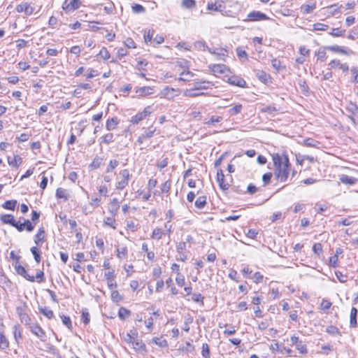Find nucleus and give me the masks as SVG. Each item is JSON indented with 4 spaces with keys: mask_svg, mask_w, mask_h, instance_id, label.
I'll list each match as a JSON object with an SVG mask.
<instances>
[{
    "mask_svg": "<svg viewBox=\"0 0 358 358\" xmlns=\"http://www.w3.org/2000/svg\"><path fill=\"white\" fill-rule=\"evenodd\" d=\"M272 159L275 166V178L281 182H286L288 179L291 169V164L288 157L287 155H280L277 153L273 155Z\"/></svg>",
    "mask_w": 358,
    "mask_h": 358,
    "instance_id": "nucleus-1",
    "label": "nucleus"
},
{
    "mask_svg": "<svg viewBox=\"0 0 358 358\" xmlns=\"http://www.w3.org/2000/svg\"><path fill=\"white\" fill-rule=\"evenodd\" d=\"M131 175L128 169H125L121 170L119 173V177L117 178V182L116 184V188L119 190H122L125 188L129 183Z\"/></svg>",
    "mask_w": 358,
    "mask_h": 358,
    "instance_id": "nucleus-2",
    "label": "nucleus"
},
{
    "mask_svg": "<svg viewBox=\"0 0 358 358\" xmlns=\"http://www.w3.org/2000/svg\"><path fill=\"white\" fill-rule=\"evenodd\" d=\"M346 111L349 113L348 115V117L351 120V122L355 124V117H358V106L352 102H350L345 108Z\"/></svg>",
    "mask_w": 358,
    "mask_h": 358,
    "instance_id": "nucleus-3",
    "label": "nucleus"
},
{
    "mask_svg": "<svg viewBox=\"0 0 358 358\" xmlns=\"http://www.w3.org/2000/svg\"><path fill=\"white\" fill-rule=\"evenodd\" d=\"M29 329L31 333L38 337L41 341H45V333L39 325L33 324L29 326Z\"/></svg>",
    "mask_w": 358,
    "mask_h": 358,
    "instance_id": "nucleus-4",
    "label": "nucleus"
},
{
    "mask_svg": "<svg viewBox=\"0 0 358 358\" xmlns=\"http://www.w3.org/2000/svg\"><path fill=\"white\" fill-rule=\"evenodd\" d=\"M15 268L16 272L19 275L23 276L27 280H29L30 282L35 281L34 276L29 275L27 270L25 269V268L24 266H22V265H20L19 263L18 264L15 263Z\"/></svg>",
    "mask_w": 358,
    "mask_h": 358,
    "instance_id": "nucleus-5",
    "label": "nucleus"
},
{
    "mask_svg": "<svg viewBox=\"0 0 358 358\" xmlns=\"http://www.w3.org/2000/svg\"><path fill=\"white\" fill-rule=\"evenodd\" d=\"M268 17L260 11H252L248 15V20L250 21L266 20Z\"/></svg>",
    "mask_w": 358,
    "mask_h": 358,
    "instance_id": "nucleus-6",
    "label": "nucleus"
},
{
    "mask_svg": "<svg viewBox=\"0 0 358 358\" xmlns=\"http://www.w3.org/2000/svg\"><path fill=\"white\" fill-rule=\"evenodd\" d=\"M17 13H24L27 15H31L34 12V8L27 3H22L16 6Z\"/></svg>",
    "mask_w": 358,
    "mask_h": 358,
    "instance_id": "nucleus-7",
    "label": "nucleus"
},
{
    "mask_svg": "<svg viewBox=\"0 0 358 358\" xmlns=\"http://www.w3.org/2000/svg\"><path fill=\"white\" fill-rule=\"evenodd\" d=\"M79 4V0H71L70 2H68V1L66 0L63 3L62 8L66 12H70L78 8Z\"/></svg>",
    "mask_w": 358,
    "mask_h": 358,
    "instance_id": "nucleus-8",
    "label": "nucleus"
},
{
    "mask_svg": "<svg viewBox=\"0 0 358 358\" xmlns=\"http://www.w3.org/2000/svg\"><path fill=\"white\" fill-rule=\"evenodd\" d=\"M208 51L212 54L217 56V59L225 61V57L228 56V51L224 48H215L212 50L208 48Z\"/></svg>",
    "mask_w": 358,
    "mask_h": 358,
    "instance_id": "nucleus-9",
    "label": "nucleus"
},
{
    "mask_svg": "<svg viewBox=\"0 0 358 358\" xmlns=\"http://www.w3.org/2000/svg\"><path fill=\"white\" fill-rule=\"evenodd\" d=\"M9 347V341L3 331V324H0V349L6 350Z\"/></svg>",
    "mask_w": 358,
    "mask_h": 358,
    "instance_id": "nucleus-10",
    "label": "nucleus"
},
{
    "mask_svg": "<svg viewBox=\"0 0 358 358\" xmlns=\"http://www.w3.org/2000/svg\"><path fill=\"white\" fill-rule=\"evenodd\" d=\"M228 83L232 85L238 86L240 87H245L246 82L241 77L233 76L228 78Z\"/></svg>",
    "mask_w": 358,
    "mask_h": 358,
    "instance_id": "nucleus-11",
    "label": "nucleus"
},
{
    "mask_svg": "<svg viewBox=\"0 0 358 358\" xmlns=\"http://www.w3.org/2000/svg\"><path fill=\"white\" fill-rule=\"evenodd\" d=\"M217 181L219 183L220 187L222 190H227L229 189V185L224 181V175L222 169L217 171Z\"/></svg>",
    "mask_w": 358,
    "mask_h": 358,
    "instance_id": "nucleus-12",
    "label": "nucleus"
},
{
    "mask_svg": "<svg viewBox=\"0 0 358 358\" xmlns=\"http://www.w3.org/2000/svg\"><path fill=\"white\" fill-rule=\"evenodd\" d=\"M325 49L330 50L331 52H339V53L347 55L353 54V52L352 50H346L344 48L341 47L337 45L327 46V47H325Z\"/></svg>",
    "mask_w": 358,
    "mask_h": 358,
    "instance_id": "nucleus-13",
    "label": "nucleus"
},
{
    "mask_svg": "<svg viewBox=\"0 0 358 358\" xmlns=\"http://www.w3.org/2000/svg\"><path fill=\"white\" fill-rule=\"evenodd\" d=\"M17 313L19 315L21 322L24 323L26 325H31L30 324L31 318L23 310V309L20 307H17Z\"/></svg>",
    "mask_w": 358,
    "mask_h": 358,
    "instance_id": "nucleus-14",
    "label": "nucleus"
},
{
    "mask_svg": "<svg viewBox=\"0 0 358 358\" xmlns=\"http://www.w3.org/2000/svg\"><path fill=\"white\" fill-rule=\"evenodd\" d=\"M213 85V84L211 82L206 80L196 81L193 83L194 89L196 90H207Z\"/></svg>",
    "mask_w": 358,
    "mask_h": 358,
    "instance_id": "nucleus-15",
    "label": "nucleus"
},
{
    "mask_svg": "<svg viewBox=\"0 0 358 358\" xmlns=\"http://www.w3.org/2000/svg\"><path fill=\"white\" fill-rule=\"evenodd\" d=\"M210 69L215 73L224 74L229 71V69L224 64H213L210 66Z\"/></svg>",
    "mask_w": 358,
    "mask_h": 358,
    "instance_id": "nucleus-16",
    "label": "nucleus"
},
{
    "mask_svg": "<svg viewBox=\"0 0 358 358\" xmlns=\"http://www.w3.org/2000/svg\"><path fill=\"white\" fill-rule=\"evenodd\" d=\"M339 180L342 183L345 184V185H355L358 182L357 178L350 177V176H349L348 175H345V174L341 175L340 176Z\"/></svg>",
    "mask_w": 358,
    "mask_h": 358,
    "instance_id": "nucleus-17",
    "label": "nucleus"
},
{
    "mask_svg": "<svg viewBox=\"0 0 358 358\" xmlns=\"http://www.w3.org/2000/svg\"><path fill=\"white\" fill-rule=\"evenodd\" d=\"M8 163L10 166L18 168V166L22 163V159L18 155H14L13 159H11L10 157H8Z\"/></svg>",
    "mask_w": 358,
    "mask_h": 358,
    "instance_id": "nucleus-18",
    "label": "nucleus"
},
{
    "mask_svg": "<svg viewBox=\"0 0 358 358\" xmlns=\"http://www.w3.org/2000/svg\"><path fill=\"white\" fill-rule=\"evenodd\" d=\"M119 124V120L117 117L108 119L106 124V128L108 131L115 129Z\"/></svg>",
    "mask_w": 358,
    "mask_h": 358,
    "instance_id": "nucleus-19",
    "label": "nucleus"
},
{
    "mask_svg": "<svg viewBox=\"0 0 358 358\" xmlns=\"http://www.w3.org/2000/svg\"><path fill=\"white\" fill-rule=\"evenodd\" d=\"M120 205L119 201L117 199L114 198L110 203L109 211L113 216H115L118 211Z\"/></svg>",
    "mask_w": 358,
    "mask_h": 358,
    "instance_id": "nucleus-20",
    "label": "nucleus"
},
{
    "mask_svg": "<svg viewBox=\"0 0 358 358\" xmlns=\"http://www.w3.org/2000/svg\"><path fill=\"white\" fill-rule=\"evenodd\" d=\"M175 89L170 88L169 87H166L161 92V95L162 97L166 98L168 99H171L174 97L173 92H175Z\"/></svg>",
    "mask_w": 358,
    "mask_h": 358,
    "instance_id": "nucleus-21",
    "label": "nucleus"
},
{
    "mask_svg": "<svg viewBox=\"0 0 358 358\" xmlns=\"http://www.w3.org/2000/svg\"><path fill=\"white\" fill-rule=\"evenodd\" d=\"M136 92L138 96H148L152 94V88L147 86L141 87L137 88Z\"/></svg>",
    "mask_w": 358,
    "mask_h": 358,
    "instance_id": "nucleus-22",
    "label": "nucleus"
},
{
    "mask_svg": "<svg viewBox=\"0 0 358 358\" xmlns=\"http://www.w3.org/2000/svg\"><path fill=\"white\" fill-rule=\"evenodd\" d=\"M194 76V74L189 71H183L180 73L178 80L184 82H188L192 80Z\"/></svg>",
    "mask_w": 358,
    "mask_h": 358,
    "instance_id": "nucleus-23",
    "label": "nucleus"
},
{
    "mask_svg": "<svg viewBox=\"0 0 358 358\" xmlns=\"http://www.w3.org/2000/svg\"><path fill=\"white\" fill-rule=\"evenodd\" d=\"M357 309L355 307H352L350 311V326L351 327H355L357 324Z\"/></svg>",
    "mask_w": 358,
    "mask_h": 358,
    "instance_id": "nucleus-24",
    "label": "nucleus"
},
{
    "mask_svg": "<svg viewBox=\"0 0 358 358\" xmlns=\"http://www.w3.org/2000/svg\"><path fill=\"white\" fill-rule=\"evenodd\" d=\"M316 8L315 3H311L308 4H303L301 6V11L303 14H308L312 13Z\"/></svg>",
    "mask_w": 358,
    "mask_h": 358,
    "instance_id": "nucleus-25",
    "label": "nucleus"
},
{
    "mask_svg": "<svg viewBox=\"0 0 358 358\" xmlns=\"http://www.w3.org/2000/svg\"><path fill=\"white\" fill-rule=\"evenodd\" d=\"M56 196L58 199H64V200H67L69 197V194L66 189L59 187L56 190Z\"/></svg>",
    "mask_w": 358,
    "mask_h": 358,
    "instance_id": "nucleus-26",
    "label": "nucleus"
},
{
    "mask_svg": "<svg viewBox=\"0 0 358 358\" xmlns=\"http://www.w3.org/2000/svg\"><path fill=\"white\" fill-rule=\"evenodd\" d=\"M132 345L134 348L138 352L145 351V345L141 341L134 338Z\"/></svg>",
    "mask_w": 358,
    "mask_h": 358,
    "instance_id": "nucleus-27",
    "label": "nucleus"
},
{
    "mask_svg": "<svg viewBox=\"0 0 358 358\" xmlns=\"http://www.w3.org/2000/svg\"><path fill=\"white\" fill-rule=\"evenodd\" d=\"M195 90H194V87L192 89L185 90L183 92V96L187 97H196L204 94L203 92H194Z\"/></svg>",
    "mask_w": 358,
    "mask_h": 358,
    "instance_id": "nucleus-28",
    "label": "nucleus"
},
{
    "mask_svg": "<svg viewBox=\"0 0 358 358\" xmlns=\"http://www.w3.org/2000/svg\"><path fill=\"white\" fill-rule=\"evenodd\" d=\"M1 220L2 221V222H3L5 224H10L12 227L13 226V224L15 222L14 217L12 215H8V214L2 215L1 216Z\"/></svg>",
    "mask_w": 358,
    "mask_h": 358,
    "instance_id": "nucleus-29",
    "label": "nucleus"
},
{
    "mask_svg": "<svg viewBox=\"0 0 358 358\" xmlns=\"http://www.w3.org/2000/svg\"><path fill=\"white\" fill-rule=\"evenodd\" d=\"M152 342L160 348H165L167 347L168 345L166 340L163 338L162 337H154L152 339Z\"/></svg>",
    "mask_w": 358,
    "mask_h": 358,
    "instance_id": "nucleus-30",
    "label": "nucleus"
},
{
    "mask_svg": "<svg viewBox=\"0 0 358 358\" xmlns=\"http://www.w3.org/2000/svg\"><path fill=\"white\" fill-rule=\"evenodd\" d=\"M243 110V106L241 103L236 104L234 106L229 108L228 113L230 115H238L241 113Z\"/></svg>",
    "mask_w": 358,
    "mask_h": 358,
    "instance_id": "nucleus-31",
    "label": "nucleus"
},
{
    "mask_svg": "<svg viewBox=\"0 0 358 358\" xmlns=\"http://www.w3.org/2000/svg\"><path fill=\"white\" fill-rule=\"evenodd\" d=\"M206 204V196H199L195 201L194 205L196 208L202 209Z\"/></svg>",
    "mask_w": 358,
    "mask_h": 358,
    "instance_id": "nucleus-32",
    "label": "nucleus"
},
{
    "mask_svg": "<svg viewBox=\"0 0 358 358\" xmlns=\"http://www.w3.org/2000/svg\"><path fill=\"white\" fill-rule=\"evenodd\" d=\"M256 76L264 83H266L270 79V76L263 71H259Z\"/></svg>",
    "mask_w": 358,
    "mask_h": 358,
    "instance_id": "nucleus-33",
    "label": "nucleus"
},
{
    "mask_svg": "<svg viewBox=\"0 0 358 358\" xmlns=\"http://www.w3.org/2000/svg\"><path fill=\"white\" fill-rule=\"evenodd\" d=\"M164 234V233L162 230L160 228L157 227L153 229L151 238L159 241L162 238Z\"/></svg>",
    "mask_w": 358,
    "mask_h": 358,
    "instance_id": "nucleus-34",
    "label": "nucleus"
},
{
    "mask_svg": "<svg viewBox=\"0 0 358 358\" xmlns=\"http://www.w3.org/2000/svg\"><path fill=\"white\" fill-rule=\"evenodd\" d=\"M39 311L48 319L54 317L53 311L48 307L40 308Z\"/></svg>",
    "mask_w": 358,
    "mask_h": 358,
    "instance_id": "nucleus-35",
    "label": "nucleus"
},
{
    "mask_svg": "<svg viewBox=\"0 0 358 358\" xmlns=\"http://www.w3.org/2000/svg\"><path fill=\"white\" fill-rule=\"evenodd\" d=\"M194 46L199 50H208V48H209L204 41H197L194 42Z\"/></svg>",
    "mask_w": 358,
    "mask_h": 358,
    "instance_id": "nucleus-36",
    "label": "nucleus"
},
{
    "mask_svg": "<svg viewBox=\"0 0 358 358\" xmlns=\"http://www.w3.org/2000/svg\"><path fill=\"white\" fill-rule=\"evenodd\" d=\"M17 201L15 200H8L3 205L2 207L5 209L14 210Z\"/></svg>",
    "mask_w": 358,
    "mask_h": 358,
    "instance_id": "nucleus-37",
    "label": "nucleus"
},
{
    "mask_svg": "<svg viewBox=\"0 0 358 358\" xmlns=\"http://www.w3.org/2000/svg\"><path fill=\"white\" fill-rule=\"evenodd\" d=\"M44 234H45V231H44V229L43 227H41L39 229H38V233L36 234L35 237H34V242L36 244H38V243L43 240L44 238Z\"/></svg>",
    "mask_w": 358,
    "mask_h": 358,
    "instance_id": "nucleus-38",
    "label": "nucleus"
},
{
    "mask_svg": "<svg viewBox=\"0 0 358 358\" xmlns=\"http://www.w3.org/2000/svg\"><path fill=\"white\" fill-rule=\"evenodd\" d=\"M31 252L34 257L35 261L37 263H39L41 260V256L39 249L36 247H32L31 248Z\"/></svg>",
    "mask_w": 358,
    "mask_h": 358,
    "instance_id": "nucleus-39",
    "label": "nucleus"
},
{
    "mask_svg": "<svg viewBox=\"0 0 358 358\" xmlns=\"http://www.w3.org/2000/svg\"><path fill=\"white\" fill-rule=\"evenodd\" d=\"M103 162V158L100 157H96L93 159L92 162L90 164V167L96 169H98Z\"/></svg>",
    "mask_w": 358,
    "mask_h": 358,
    "instance_id": "nucleus-40",
    "label": "nucleus"
},
{
    "mask_svg": "<svg viewBox=\"0 0 358 358\" xmlns=\"http://www.w3.org/2000/svg\"><path fill=\"white\" fill-rule=\"evenodd\" d=\"M326 331L329 334L332 335V336L341 334L339 329L336 327L333 326V325H330V326L327 327L326 329Z\"/></svg>",
    "mask_w": 358,
    "mask_h": 358,
    "instance_id": "nucleus-41",
    "label": "nucleus"
},
{
    "mask_svg": "<svg viewBox=\"0 0 358 358\" xmlns=\"http://www.w3.org/2000/svg\"><path fill=\"white\" fill-rule=\"evenodd\" d=\"M278 110V109L275 106L274 104L266 106L261 109V111L262 113H269V114H271Z\"/></svg>",
    "mask_w": 358,
    "mask_h": 358,
    "instance_id": "nucleus-42",
    "label": "nucleus"
},
{
    "mask_svg": "<svg viewBox=\"0 0 358 358\" xmlns=\"http://www.w3.org/2000/svg\"><path fill=\"white\" fill-rule=\"evenodd\" d=\"M115 224V220L113 217H105L103 220V224L105 226L111 227L113 229H115V226L114 225Z\"/></svg>",
    "mask_w": 358,
    "mask_h": 358,
    "instance_id": "nucleus-43",
    "label": "nucleus"
},
{
    "mask_svg": "<svg viewBox=\"0 0 358 358\" xmlns=\"http://www.w3.org/2000/svg\"><path fill=\"white\" fill-rule=\"evenodd\" d=\"M119 165V162L116 159H112L109 162L108 166L106 169V172L110 173L112 172L117 166Z\"/></svg>",
    "mask_w": 358,
    "mask_h": 358,
    "instance_id": "nucleus-44",
    "label": "nucleus"
},
{
    "mask_svg": "<svg viewBox=\"0 0 358 358\" xmlns=\"http://www.w3.org/2000/svg\"><path fill=\"white\" fill-rule=\"evenodd\" d=\"M117 256L119 259L125 258L127 255V249L126 247L117 248Z\"/></svg>",
    "mask_w": 358,
    "mask_h": 358,
    "instance_id": "nucleus-45",
    "label": "nucleus"
},
{
    "mask_svg": "<svg viewBox=\"0 0 358 358\" xmlns=\"http://www.w3.org/2000/svg\"><path fill=\"white\" fill-rule=\"evenodd\" d=\"M303 144L308 147H317V145H319L320 143L313 138H308L304 139Z\"/></svg>",
    "mask_w": 358,
    "mask_h": 358,
    "instance_id": "nucleus-46",
    "label": "nucleus"
},
{
    "mask_svg": "<svg viewBox=\"0 0 358 358\" xmlns=\"http://www.w3.org/2000/svg\"><path fill=\"white\" fill-rule=\"evenodd\" d=\"M20 220H23V224H24V229H26L29 232L34 230V226L29 220H26L24 217H20Z\"/></svg>",
    "mask_w": 358,
    "mask_h": 358,
    "instance_id": "nucleus-47",
    "label": "nucleus"
},
{
    "mask_svg": "<svg viewBox=\"0 0 358 358\" xmlns=\"http://www.w3.org/2000/svg\"><path fill=\"white\" fill-rule=\"evenodd\" d=\"M345 32V30H342L339 28H333L331 29V31L329 33V34L334 37H338V36H343Z\"/></svg>",
    "mask_w": 358,
    "mask_h": 358,
    "instance_id": "nucleus-48",
    "label": "nucleus"
},
{
    "mask_svg": "<svg viewBox=\"0 0 358 358\" xmlns=\"http://www.w3.org/2000/svg\"><path fill=\"white\" fill-rule=\"evenodd\" d=\"M201 355L203 358H210V349L207 343H203L202 345Z\"/></svg>",
    "mask_w": 358,
    "mask_h": 358,
    "instance_id": "nucleus-49",
    "label": "nucleus"
},
{
    "mask_svg": "<svg viewBox=\"0 0 358 358\" xmlns=\"http://www.w3.org/2000/svg\"><path fill=\"white\" fill-rule=\"evenodd\" d=\"M195 1L194 0H182V6L189 9L195 6Z\"/></svg>",
    "mask_w": 358,
    "mask_h": 358,
    "instance_id": "nucleus-50",
    "label": "nucleus"
},
{
    "mask_svg": "<svg viewBox=\"0 0 358 358\" xmlns=\"http://www.w3.org/2000/svg\"><path fill=\"white\" fill-rule=\"evenodd\" d=\"M60 317H61L63 324L65 326H66L69 329H71L72 324H71V320L70 317L68 316L64 315H61Z\"/></svg>",
    "mask_w": 358,
    "mask_h": 358,
    "instance_id": "nucleus-51",
    "label": "nucleus"
},
{
    "mask_svg": "<svg viewBox=\"0 0 358 358\" xmlns=\"http://www.w3.org/2000/svg\"><path fill=\"white\" fill-rule=\"evenodd\" d=\"M99 55L103 58L104 60H106V59H108L110 58V53L108 51L107 48H105V47H103L99 52Z\"/></svg>",
    "mask_w": 358,
    "mask_h": 358,
    "instance_id": "nucleus-52",
    "label": "nucleus"
},
{
    "mask_svg": "<svg viewBox=\"0 0 358 358\" xmlns=\"http://www.w3.org/2000/svg\"><path fill=\"white\" fill-rule=\"evenodd\" d=\"M176 284L180 287H182L183 285H185V280L184 275H182L180 273H178L176 278Z\"/></svg>",
    "mask_w": 358,
    "mask_h": 358,
    "instance_id": "nucleus-53",
    "label": "nucleus"
},
{
    "mask_svg": "<svg viewBox=\"0 0 358 358\" xmlns=\"http://www.w3.org/2000/svg\"><path fill=\"white\" fill-rule=\"evenodd\" d=\"M130 314V311L125 308H120L118 312V316L120 319L124 320L125 317Z\"/></svg>",
    "mask_w": 358,
    "mask_h": 358,
    "instance_id": "nucleus-54",
    "label": "nucleus"
},
{
    "mask_svg": "<svg viewBox=\"0 0 358 358\" xmlns=\"http://www.w3.org/2000/svg\"><path fill=\"white\" fill-rule=\"evenodd\" d=\"M296 348L300 353H307L306 345L301 341L296 345Z\"/></svg>",
    "mask_w": 358,
    "mask_h": 358,
    "instance_id": "nucleus-55",
    "label": "nucleus"
},
{
    "mask_svg": "<svg viewBox=\"0 0 358 358\" xmlns=\"http://www.w3.org/2000/svg\"><path fill=\"white\" fill-rule=\"evenodd\" d=\"M132 10L135 13H141L145 12V9L143 6L138 4V3H135L132 6Z\"/></svg>",
    "mask_w": 358,
    "mask_h": 358,
    "instance_id": "nucleus-56",
    "label": "nucleus"
},
{
    "mask_svg": "<svg viewBox=\"0 0 358 358\" xmlns=\"http://www.w3.org/2000/svg\"><path fill=\"white\" fill-rule=\"evenodd\" d=\"M271 178L272 173L270 172L266 173L262 176V181L264 183V186H266L271 182Z\"/></svg>",
    "mask_w": 358,
    "mask_h": 358,
    "instance_id": "nucleus-57",
    "label": "nucleus"
},
{
    "mask_svg": "<svg viewBox=\"0 0 358 358\" xmlns=\"http://www.w3.org/2000/svg\"><path fill=\"white\" fill-rule=\"evenodd\" d=\"M328 25L322 23H316L313 25V29L316 31H325L328 29Z\"/></svg>",
    "mask_w": 358,
    "mask_h": 358,
    "instance_id": "nucleus-58",
    "label": "nucleus"
},
{
    "mask_svg": "<svg viewBox=\"0 0 358 358\" xmlns=\"http://www.w3.org/2000/svg\"><path fill=\"white\" fill-rule=\"evenodd\" d=\"M113 141V134L112 133H108L103 136V142L106 144H109Z\"/></svg>",
    "mask_w": 358,
    "mask_h": 358,
    "instance_id": "nucleus-59",
    "label": "nucleus"
},
{
    "mask_svg": "<svg viewBox=\"0 0 358 358\" xmlns=\"http://www.w3.org/2000/svg\"><path fill=\"white\" fill-rule=\"evenodd\" d=\"M236 53H237V55H238V57L239 58H245V59H247V57H248L247 52L241 47H238L236 48Z\"/></svg>",
    "mask_w": 358,
    "mask_h": 358,
    "instance_id": "nucleus-60",
    "label": "nucleus"
},
{
    "mask_svg": "<svg viewBox=\"0 0 358 358\" xmlns=\"http://www.w3.org/2000/svg\"><path fill=\"white\" fill-rule=\"evenodd\" d=\"M127 227L130 229L131 231H136L138 229V225L135 224L133 221H127Z\"/></svg>",
    "mask_w": 358,
    "mask_h": 358,
    "instance_id": "nucleus-61",
    "label": "nucleus"
},
{
    "mask_svg": "<svg viewBox=\"0 0 358 358\" xmlns=\"http://www.w3.org/2000/svg\"><path fill=\"white\" fill-rule=\"evenodd\" d=\"M155 131V129L149 128L141 135L144 137L145 139L150 138L153 136Z\"/></svg>",
    "mask_w": 358,
    "mask_h": 358,
    "instance_id": "nucleus-62",
    "label": "nucleus"
},
{
    "mask_svg": "<svg viewBox=\"0 0 358 358\" xmlns=\"http://www.w3.org/2000/svg\"><path fill=\"white\" fill-rule=\"evenodd\" d=\"M143 119H144V117L142 116V114L138 113L136 115H134L131 117V122L133 124H138Z\"/></svg>",
    "mask_w": 358,
    "mask_h": 358,
    "instance_id": "nucleus-63",
    "label": "nucleus"
},
{
    "mask_svg": "<svg viewBox=\"0 0 358 358\" xmlns=\"http://www.w3.org/2000/svg\"><path fill=\"white\" fill-rule=\"evenodd\" d=\"M203 296L201 294H194L192 296V299L196 303H201L202 305L203 304Z\"/></svg>",
    "mask_w": 358,
    "mask_h": 358,
    "instance_id": "nucleus-64",
    "label": "nucleus"
}]
</instances>
